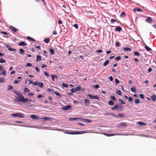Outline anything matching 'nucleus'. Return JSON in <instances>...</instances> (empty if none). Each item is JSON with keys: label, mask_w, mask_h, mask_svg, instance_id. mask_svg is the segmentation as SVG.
<instances>
[{"label": "nucleus", "mask_w": 156, "mask_h": 156, "mask_svg": "<svg viewBox=\"0 0 156 156\" xmlns=\"http://www.w3.org/2000/svg\"><path fill=\"white\" fill-rule=\"evenodd\" d=\"M12 92L18 96L16 97V99L14 100L15 101H16L18 102H21L24 105H25V103L30 104L31 102V99L27 98H24L23 96L18 91L13 90L12 91Z\"/></svg>", "instance_id": "nucleus-1"}, {"label": "nucleus", "mask_w": 156, "mask_h": 156, "mask_svg": "<svg viewBox=\"0 0 156 156\" xmlns=\"http://www.w3.org/2000/svg\"><path fill=\"white\" fill-rule=\"evenodd\" d=\"M12 116L14 117H18L20 118H24V115L23 113H15L11 114Z\"/></svg>", "instance_id": "nucleus-2"}, {"label": "nucleus", "mask_w": 156, "mask_h": 156, "mask_svg": "<svg viewBox=\"0 0 156 156\" xmlns=\"http://www.w3.org/2000/svg\"><path fill=\"white\" fill-rule=\"evenodd\" d=\"M87 96L89 97L91 99H99L100 98L99 97L96 96H92L90 94H87Z\"/></svg>", "instance_id": "nucleus-3"}, {"label": "nucleus", "mask_w": 156, "mask_h": 156, "mask_svg": "<svg viewBox=\"0 0 156 156\" xmlns=\"http://www.w3.org/2000/svg\"><path fill=\"white\" fill-rule=\"evenodd\" d=\"M71 108V106L70 105H67L66 106H63L62 109L64 110H69Z\"/></svg>", "instance_id": "nucleus-4"}, {"label": "nucleus", "mask_w": 156, "mask_h": 156, "mask_svg": "<svg viewBox=\"0 0 156 156\" xmlns=\"http://www.w3.org/2000/svg\"><path fill=\"white\" fill-rule=\"evenodd\" d=\"M145 21L149 23H152L153 22V20L151 17H148L146 20Z\"/></svg>", "instance_id": "nucleus-5"}, {"label": "nucleus", "mask_w": 156, "mask_h": 156, "mask_svg": "<svg viewBox=\"0 0 156 156\" xmlns=\"http://www.w3.org/2000/svg\"><path fill=\"white\" fill-rule=\"evenodd\" d=\"M30 117L31 119H36L37 120H39L40 119L39 117L36 115L34 114L31 115Z\"/></svg>", "instance_id": "nucleus-6"}, {"label": "nucleus", "mask_w": 156, "mask_h": 156, "mask_svg": "<svg viewBox=\"0 0 156 156\" xmlns=\"http://www.w3.org/2000/svg\"><path fill=\"white\" fill-rule=\"evenodd\" d=\"M115 116H114L115 117H120L123 118L124 117L125 114L124 113H119L117 115L115 114Z\"/></svg>", "instance_id": "nucleus-7"}, {"label": "nucleus", "mask_w": 156, "mask_h": 156, "mask_svg": "<svg viewBox=\"0 0 156 156\" xmlns=\"http://www.w3.org/2000/svg\"><path fill=\"white\" fill-rule=\"evenodd\" d=\"M9 28L11 30L14 32H16L19 30L18 29H16V27L12 26H11L9 27Z\"/></svg>", "instance_id": "nucleus-8"}, {"label": "nucleus", "mask_w": 156, "mask_h": 156, "mask_svg": "<svg viewBox=\"0 0 156 156\" xmlns=\"http://www.w3.org/2000/svg\"><path fill=\"white\" fill-rule=\"evenodd\" d=\"M84 103L86 106H88L90 103V102L88 99H84Z\"/></svg>", "instance_id": "nucleus-9"}, {"label": "nucleus", "mask_w": 156, "mask_h": 156, "mask_svg": "<svg viewBox=\"0 0 156 156\" xmlns=\"http://www.w3.org/2000/svg\"><path fill=\"white\" fill-rule=\"evenodd\" d=\"M41 119L44 121H46L47 120H51V118L49 117H44Z\"/></svg>", "instance_id": "nucleus-10"}, {"label": "nucleus", "mask_w": 156, "mask_h": 156, "mask_svg": "<svg viewBox=\"0 0 156 156\" xmlns=\"http://www.w3.org/2000/svg\"><path fill=\"white\" fill-rule=\"evenodd\" d=\"M122 29L121 27H120L119 26H117L115 28V31H117L118 32H120L122 30Z\"/></svg>", "instance_id": "nucleus-11"}, {"label": "nucleus", "mask_w": 156, "mask_h": 156, "mask_svg": "<svg viewBox=\"0 0 156 156\" xmlns=\"http://www.w3.org/2000/svg\"><path fill=\"white\" fill-rule=\"evenodd\" d=\"M18 45L20 46H24L27 45V44L25 43L23 41H22L18 44Z\"/></svg>", "instance_id": "nucleus-12"}, {"label": "nucleus", "mask_w": 156, "mask_h": 156, "mask_svg": "<svg viewBox=\"0 0 156 156\" xmlns=\"http://www.w3.org/2000/svg\"><path fill=\"white\" fill-rule=\"evenodd\" d=\"M131 90L132 92L135 93H136V89L135 87H132L131 88Z\"/></svg>", "instance_id": "nucleus-13"}, {"label": "nucleus", "mask_w": 156, "mask_h": 156, "mask_svg": "<svg viewBox=\"0 0 156 156\" xmlns=\"http://www.w3.org/2000/svg\"><path fill=\"white\" fill-rule=\"evenodd\" d=\"M85 131H79L74 132L75 134H79L85 133Z\"/></svg>", "instance_id": "nucleus-14"}, {"label": "nucleus", "mask_w": 156, "mask_h": 156, "mask_svg": "<svg viewBox=\"0 0 156 156\" xmlns=\"http://www.w3.org/2000/svg\"><path fill=\"white\" fill-rule=\"evenodd\" d=\"M104 115H112V116H115V114L114 113H109V112H106L105 113Z\"/></svg>", "instance_id": "nucleus-15"}, {"label": "nucleus", "mask_w": 156, "mask_h": 156, "mask_svg": "<svg viewBox=\"0 0 156 156\" xmlns=\"http://www.w3.org/2000/svg\"><path fill=\"white\" fill-rule=\"evenodd\" d=\"M118 105L116 104L115 106L111 108V109L112 110H116L117 109H118Z\"/></svg>", "instance_id": "nucleus-16"}, {"label": "nucleus", "mask_w": 156, "mask_h": 156, "mask_svg": "<svg viewBox=\"0 0 156 156\" xmlns=\"http://www.w3.org/2000/svg\"><path fill=\"white\" fill-rule=\"evenodd\" d=\"M42 59L41 56L40 55H37V56L36 60L37 62L39 61H41Z\"/></svg>", "instance_id": "nucleus-17"}, {"label": "nucleus", "mask_w": 156, "mask_h": 156, "mask_svg": "<svg viewBox=\"0 0 156 156\" xmlns=\"http://www.w3.org/2000/svg\"><path fill=\"white\" fill-rule=\"evenodd\" d=\"M49 51L50 52V54L51 55H53L55 54V52L54 50L53 49L50 48L49 49Z\"/></svg>", "instance_id": "nucleus-18"}, {"label": "nucleus", "mask_w": 156, "mask_h": 156, "mask_svg": "<svg viewBox=\"0 0 156 156\" xmlns=\"http://www.w3.org/2000/svg\"><path fill=\"white\" fill-rule=\"evenodd\" d=\"M123 50L125 51H131V49L130 48L128 47H124L123 48Z\"/></svg>", "instance_id": "nucleus-19"}, {"label": "nucleus", "mask_w": 156, "mask_h": 156, "mask_svg": "<svg viewBox=\"0 0 156 156\" xmlns=\"http://www.w3.org/2000/svg\"><path fill=\"white\" fill-rule=\"evenodd\" d=\"M145 48L146 50L148 51H152V49L147 45H146L145 46Z\"/></svg>", "instance_id": "nucleus-20"}, {"label": "nucleus", "mask_w": 156, "mask_h": 156, "mask_svg": "<svg viewBox=\"0 0 156 156\" xmlns=\"http://www.w3.org/2000/svg\"><path fill=\"white\" fill-rule=\"evenodd\" d=\"M118 110L119 111L122 110V109L123 108V106L121 105H118Z\"/></svg>", "instance_id": "nucleus-21"}, {"label": "nucleus", "mask_w": 156, "mask_h": 156, "mask_svg": "<svg viewBox=\"0 0 156 156\" xmlns=\"http://www.w3.org/2000/svg\"><path fill=\"white\" fill-rule=\"evenodd\" d=\"M13 88V87L11 85H8L7 87V89L8 90H12Z\"/></svg>", "instance_id": "nucleus-22"}, {"label": "nucleus", "mask_w": 156, "mask_h": 156, "mask_svg": "<svg viewBox=\"0 0 156 156\" xmlns=\"http://www.w3.org/2000/svg\"><path fill=\"white\" fill-rule=\"evenodd\" d=\"M125 15V13L124 12H122L120 15V17L121 18H123Z\"/></svg>", "instance_id": "nucleus-23"}, {"label": "nucleus", "mask_w": 156, "mask_h": 156, "mask_svg": "<svg viewBox=\"0 0 156 156\" xmlns=\"http://www.w3.org/2000/svg\"><path fill=\"white\" fill-rule=\"evenodd\" d=\"M151 98L153 101H155L156 100V95H153L151 96Z\"/></svg>", "instance_id": "nucleus-24"}, {"label": "nucleus", "mask_w": 156, "mask_h": 156, "mask_svg": "<svg viewBox=\"0 0 156 156\" xmlns=\"http://www.w3.org/2000/svg\"><path fill=\"white\" fill-rule=\"evenodd\" d=\"M108 105H114V103L112 101L110 100L108 101Z\"/></svg>", "instance_id": "nucleus-25"}, {"label": "nucleus", "mask_w": 156, "mask_h": 156, "mask_svg": "<svg viewBox=\"0 0 156 156\" xmlns=\"http://www.w3.org/2000/svg\"><path fill=\"white\" fill-rule=\"evenodd\" d=\"M64 133L67 134H75V133L74 132H65Z\"/></svg>", "instance_id": "nucleus-26"}, {"label": "nucleus", "mask_w": 156, "mask_h": 156, "mask_svg": "<svg viewBox=\"0 0 156 156\" xmlns=\"http://www.w3.org/2000/svg\"><path fill=\"white\" fill-rule=\"evenodd\" d=\"M27 39H29L30 40L32 41H35V40L34 39L30 36H28L27 38Z\"/></svg>", "instance_id": "nucleus-27"}, {"label": "nucleus", "mask_w": 156, "mask_h": 156, "mask_svg": "<svg viewBox=\"0 0 156 156\" xmlns=\"http://www.w3.org/2000/svg\"><path fill=\"white\" fill-rule=\"evenodd\" d=\"M81 118H70L69 119V120L71 121H74L75 120H76L78 119H81Z\"/></svg>", "instance_id": "nucleus-28"}, {"label": "nucleus", "mask_w": 156, "mask_h": 156, "mask_svg": "<svg viewBox=\"0 0 156 156\" xmlns=\"http://www.w3.org/2000/svg\"><path fill=\"white\" fill-rule=\"evenodd\" d=\"M38 86L41 87H43L44 86V84L43 83L41 82H39L38 83Z\"/></svg>", "instance_id": "nucleus-29"}, {"label": "nucleus", "mask_w": 156, "mask_h": 156, "mask_svg": "<svg viewBox=\"0 0 156 156\" xmlns=\"http://www.w3.org/2000/svg\"><path fill=\"white\" fill-rule=\"evenodd\" d=\"M44 41L46 43H48L49 42V38H45L44 39Z\"/></svg>", "instance_id": "nucleus-30"}, {"label": "nucleus", "mask_w": 156, "mask_h": 156, "mask_svg": "<svg viewBox=\"0 0 156 156\" xmlns=\"http://www.w3.org/2000/svg\"><path fill=\"white\" fill-rule=\"evenodd\" d=\"M138 124L140 126L145 125L146 123L144 122H138Z\"/></svg>", "instance_id": "nucleus-31"}, {"label": "nucleus", "mask_w": 156, "mask_h": 156, "mask_svg": "<svg viewBox=\"0 0 156 156\" xmlns=\"http://www.w3.org/2000/svg\"><path fill=\"white\" fill-rule=\"evenodd\" d=\"M75 89L76 91H78L80 90L81 89V87L80 86H78L77 87H76Z\"/></svg>", "instance_id": "nucleus-32"}, {"label": "nucleus", "mask_w": 156, "mask_h": 156, "mask_svg": "<svg viewBox=\"0 0 156 156\" xmlns=\"http://www.w3.org/2000/svg\"><path fill=\"white\" fill-rule=\"evenodd\" d=\"M133 53L135 56H139L140 55V53L138 51H135Z\"/></svg>", "instance_id": "nucleus-33"}, {"label": "nucleus", "mask_w": 156, "mask_h": 156, "mask_svg": "<svg viewBox=\"0 0 156 156\" xmlns=\"http://www.w3.org/2000/svg\"><path fill=\"white\" fill-rule=\"evenodd\" d=\"M6 62V61L2 58H0V63H5Z\"/></svg>", "instance_id": "nucleus-34"}, {"label": "nucleus", "mask_w": 156, "mask_h": 156, "mask_svg": "<svg viewBox=\"0 0 156 156\" xmlns=\"http://www.w3.org/2000/svg\"><path fill=\"white\" fill-rule=\"evenodd\" d=\"M23 91L25 93H27L29 91V90L28 88L25 87L23 89Z\"/></svg>", "instance_id": "nucleus-35"}, {"label": "nucleus", "mask_w": 156, "mask_h": 156, "mask_svg": "<svg viewBox=\"0 0 156 156\" xmlns=\"http://www.w3.org/2000/svg\"><path fill=\"white\" fill-rule=\"evenodd\" d=\"M128 101L129 102H132L134 101L133 99L131 97H129Z\"/></svg>", "instance_id": "nucleus-36"}, {"label": "nucleus", "mask_w": 156, "mask_h": 156, "mask_svg": "<svg viewBox=\"0 0 156 156\" xmlns=\"http://www.w3.org/2000/svg\"><path fill=\"white\" fill-rule=\"evenodd\" d=\"M8 50L10 51H16V49H13V48H11L10 47H9L8 48Z\"/></svg>", "instance_id": "nucleus-37"}, {"label": "nucleus", "mask_w": 156, "mask_h": 156, "mask_svg": "<svg viewBox=\"0 0 156 156\" xmlns=\"http://www.w3.org/2000/svg\"><path fill=\"white\" fill-rule=\"evenodd\" d=\"M116 92L119 95H120L122 94V92L120 90H117L116 91Z\"/></svg>", "instance_id": "nucleus-38"}, {"label": "nucleus", "mask_w": 156, "mask_h": 156, "mask_svg": "<svg viewBox=\"0 0 156 156\" xmlns=\"http://www.w3.org/2000/svg\"><path fill=\"white\" fill-rule=\"evenodd\" d=\"M32 81L31 80H26V83L27 84H30L32 83Z\"/></svg>", "instance_id": "nucleus-39"}, {"label": "nucleus", "mask_w": 156, "mask_h": 156, "mask_svg": "<svg viewBox=\"0 0 156 156\" xmlns=\"http://www.w3.org/2000/svg\"><path fill=\"white\" fill-rule=\"evenodd\" d=\"M110 98L114 101H115L116 100V99L115 97L113 95L111 96H110Z\"/></svg>", "instance_id": "nucleus-40"}, {"label": "nucleus", "mask_w": 156, "mask_h": 156, "mask_svg": "<svg viewBox=\"0 0 156 156\" xmlns=\"http://www.w3.org/2000/svg\"><path fill=\"white\" fill-rule=\"evenodd\" d=\"M139 96H140V97L142 99L144 100L145 99V97H144V94H140Z\"/></svg>", "instance_id": "nucleus-41"}, {"label": "nucleus", "mask_w": 156, "mask_h": 156, "mask_svg": "<svg viewBox=\"0 0 156 156\" xmlns=\"http://www.w3.org/2000/svg\"><path fill=\"white\" fill-rule=\"evenodd\" d=\"M109 60H107L104 63L103 65L104 66H105L107 65L109 63Z\"/></svg>", "instance_id": "nucleus-42"}, {"label": "nucleus", "mask_w": 156, "mask_h": 156, "mask_svg": "<svg viewBox=\"0 0 156 156\" xmlns=\"http://www.w3.org/2000/svg\"><path fill=\"white\" fill-rule=\"evenodd\" d=\"M54 93L55 94H56V95L58 96L60 98H61L62 96L59 93H58L57 92H54Z\"/></svg>", "instance_id": "nucleus-43"}, {"label": "nucleus", "mask_w": 156, "mask_h": 156, "mask_svg": "<svg viewBox=\"0 0 156 156\" xmlns=\"http://www.w3.org/2000/svg\"><path fill=\"white\" fill-rule=\"evenodd\" d=\"M134 10H137L138 12H142L143 11V10L140 9V8H136V9H134Z\"/></svg>", "instance_id": "nucleus-44"}, {"label": "nucleus", "mask_w": 156, "mask_h": 156, "mask_svg": "<svg viewBox=\"0 0 156 156\" xmlns=\"http://www.w3.org/2000/svg\"><path fill=\"white\" fill-rule=\"evenodd\" d=\"M119 100L120 102L122 104H125V102L123 100L121 99H119Z\"/></svg>", "instance_id": "nucleus-45"}, {"label": "nucleus", "mask_w": 156, "mask_h": 156, "mask_svg": "<svg viewBox=\"0 0 156 156\" xmlns=\"http://www.w3.org/2000/svg\"><path fill=\"white\" fill-rule=\"evenodd\" d=\"M62 86L64 87L67 88L68 87V85L66 83H62Z\"/></svg>", "instance_id": "nucleus-46"}, {"label": "nucleus", "mask_w": 156, "mask_h": 156, "mask_svg": "<svg viewBox=\"0 0 156 156\" xmlns=\"http://www.w3.org/2000/svg\"><path fill=\"white\" fill-rule=\"evenodd\" d=\"M140 100L138 99H135V103L136 104H138L140 103Z\"/></svg>", "instance_id": "nucleus-47"}, {"label": "nucleus", "mask_w": 156, "mask_h": 156, "mask_svg": "<svg viewBox=\"0 0 156 156\" xmlns=\"http://www.w3.org/2000/svg\"><path fill=\"white\" fill-rule=\"evenodd\" d=\"M120 44L119 42L117 41L115 43V46L117 47H119L120 46Z\"/></svg>", "instance_id": "nucleus-48"}, {"label": "nucleus", "mask_w": 156, "mask_h": 156, "mask_svg": "<svg viewBox=\"0 0 156 156\" xmlns=\"http://www.w3.org/2000/svg\"><path fill=\"white\" fill-rule=\"evenodd\" d=\"M1 74L4 75L5 74L6 71L5 70L2 69V70Z\"/></svg>", "instance_id": "nucleus-49"}, {"label": "nucleus", "mask_w": 156, "mask_h": 156, "mask_svg": "<svg viewBox=\"0 0 156 156\" xmlns=\"http://www.w3.org/2000/svg\"><path fill=\"white\" fill-rule=\"evenodd\" d=\"M20 53V54H22L24 52V51L22 48H20L19 49Z\"/></svg>", "instance_id": "nucleus-50"}, {"label": "nucleus", "mask_w": 156, "mask_h": 156, "mask_svg": "<svg viewBox=\"0 0 156 156\" xmlns=\"http://www.w3.org/2000/svg\"><path fill=\"white\" fill-rule=\"evenodd\" d=\"M32 66V64L30 63H27V65L26 66V67H31Z\"/></svg>", "instance_id": "nucleus-51"}, {"label": "nucleus", "mask_w": 156, "mask_h": 156, "mask_svg": "<svg viewBox=\"0 0 156 156\" xmlns=\"http://www.w3.org/2000/svg\"><path fill=\"white\" fill-rule=\"evenodd\" d=\"M121 59V57L119 56H118L116 57L115 58V60H116L117 61H119Z\"/></svg>", "instance_id": "nucleus-52"}, {"label": "nucleus", "mask_w": 156, "mask_h": 156, "mask_svg": "<svg viewBox=\"0 0 156 156\" xmlns=\"http://www.w3.org/2000/svg\"><path fill=\"white\" fill-rule=\"evenodd\" d=\"M105 135L108 136H112L114 135V134H110L107 133H105Z\"/></svg>", "instance_id": "nucleus-53"}, {"label": "nucleus", "mask_w": 156, "mask_h": 156, "mask_svg": "<svg viewBox=\"0 0 156 156\" xmlns=\"http://www.w3.org/2000/svg\"><path fill=\"white\" fill-rule=\"evenodd\" d=\"M0 34H3L5 35H8V34L5 31H1L0 32Z\"/></svg>", "instance_id": "nucleus-54"}, {"label": "nucleus", "mask_w": 156, "mask_h": 156, "mask_svg": "<svg viewBox=\"0 0 156 156\" xmlns=\"http://www.w3.org/2000/svg\"><path fill=\"white\" fill-rule=\"evenodd\" d=\"M115 81L116 85L119 83V81L117 78L115 79Z\"/></svg>", "instance_id": "nucleus-55"}, {"label": "nucleus", "mask_w": 156, "mask_h": 156, "mask_svg": "<svg viewBox=\"0 0 156 156\" xmlns=\"http://www.w3.org/2000/svg\"><path fill=\"white\" fill-rule=\"evenodd\" d=\"M38 83L37 82H32V83L34 86H36L38 85Z\"/></svg>", "instance_id": "nucleus-56"}, {"label": "nucleus", "mask_w": 156, "mask_h": 156, "mask_svg": "<svg viewBox=\"0 0 156 156\" xmlns=\"http://www.w3.org/2000/svg\"><path fill=\"white\" fill-rule=\"evenodd\" d=\"M120 125V126H123L124 127H125L127 125L125 123H121Z\"/></svg>", "instance_id": "nucleus-57"}, {"label": "nucleus", "mask_w": 156, "mask_h": 156, "mask_svg": "<svg viewBox=\"0 0 156 156\" xmlns=\"http://www.w3.org/2000/svg\"><path fill=\"white\" fill-rule=\"evenodd\" d=\"M73 26L76 29H77L78 28V26L77 24H74L73 25Z\"/></svg>", "instance_id": "nucleus-58"}, {"label": "nucleus", "mask_w": 156, "mask_h": 156, "mask_svg": "<svg viewBox=\"0 0 156 156\" xmlns=\"http://www.w3.org/2000/svg\"><path fill=\"white\" fill-rule=\"evenodd\" d=\"M70 91L72 93H75L76 91L75 88H72L71 89Z\"/></svg>", "instance_id": "nucleus-59"}, {"label": "nucleus", "mask_w": 156, "mask_h": 156, "mask_svg": "<svg viewBox=\"0 0 156 156\" xmlns=\"http://www.w3.org/2000/svg\"><path fill=\"white\" fill-rule=\"evenodd\" d=\"M20 80H15L14 81V83L15 84L18 83H19Z\"/></svg>", "instance_id": "nucleus-60"}, {"label": "nucleus", "mask_w": 156, "mask_h": 156, "mask_svg": "<svg viewBox=\"0 0 156 156\" xmlns=\"http://www.w3.org/2000/svg\"><path fill=\"white\" fill-rule=\"evenodd\" d=\"M99 87V85L98 84H96L94 86V87L96 89H98Z\"/></svg>", "instance_id": "nucleus-61"}, {"label": "nucleus", "mask_w": 156, "mask_h": 156, "mask_svg": "<svg viewBox=\"0 0 156 156\" xmlns=\"http://www.w3.org/2000/svg\"><path fill=\"white\" fill-rule=\"evenodd\" d=\"M4 79L3 78H0V83L4 82Z\"/></svg>", "instance_id": "nucleus-62"}, {"label": "nucleus", "mask_w": 156, "mask_h": 156, "mask_svg": "<svg viewBox=\"0 0 156 156\" xmlns=\"http://www.w3.org/2000/svg\"><path fill=\"white\" fill-rule=\"evenodd\" d=\"M44 73L45 75L46 76L48 77L49 76V75L47 72H46V71H44Z\"/></svg>", "instance_id": "nucleus-63"}, {"label": "nucleus", "mask_w": 156, "mask_h": 156, "mask_svg": "<svg viewBox=\"0 0 156 156\" xmlns=\"http://www.w3.org/2000/svg\"><path fill=\"white\" fill-rule=\"evenodd\" d=\"M116 21V20L114 19H112L111 20V23H112L115 22Z\"/></svg>", "instance_id": "nucleus-64"}]
</instances>
